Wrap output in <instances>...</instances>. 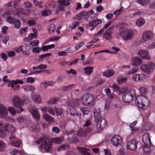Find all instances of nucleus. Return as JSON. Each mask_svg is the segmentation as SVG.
I'll list each match as a JSON object with an SVG mask.
<instances>
[{
    "label": "nucleus",
    "mask_w": 155,
    "mask_h": 155,
    "mask_svg": "<svg viewBox=\"0 0 155 155\" xmlns=\"http://www.w3.org/2000/svg\"><path fill=\"white\" fill-rule=\"evenodd\" d=\"M135 104L138 107L145 109L150 104V101L145 96H138L135 97Z\"/></svg>",
    "instance_id": "obj_1"
},
{
    "label": "nucleus",
    "mask_w": 155,
    "mask_h": 155,
    "mask_svg": "<svg viewBox=\"0 0 155 155\" xmlns=\"http://www.w3.org/2000/svg\"><path fill=\"white\" fill-rule=\"evenodd\" d=\"M14 8L15 10V11L8 10L5 12V14L9 15H19L20 14L22 13L25 15H28L30 13V11L27 9H23L19 5H18V3L15 1L14 2Z\"/></svg>",
    "instance_id": "obj_2"
},
{
    "label": "nucleus",
    "mask_w": 155,
    "mask_h": 155,
    "mask_svg": "<svg viewBox=\"0 0 155 155\" xmlns=\"http://www.w3.org/2000/svg\"><path fill=\"white\" fill-rule=\"evenodd\" d=\"M120 35L125 40H128L133 38L134 33L132 29H125L120 28L119 30Z\"/></svg>",
    "instance_id": "obj_3"
},
{
    "label": "nucleus",
    "mask_w": 155,
    "mask_h": 155,
    "mask_svg": "<svg viewBox=\"0 0 155 155\" xmlns=\"http://www.w3.org/2000/svg\"><path fill=\"white\" fill-rule=\"evenodd\" d=\"M95 101L94 96L90 94H87L82 97V104L85 106H93Z\"/></svg>",
    "instance_id": "obj_4"
},
{
    "label": "nucleus",
    "mask_w": 155,
    "mask_h": 155,
    "mask_svg": "<svg viewBox=\"0 0 155 155\" xmlns=\"http://www.w3.org/2000/svg\"><path fill=\"white\" fill-rule=\"evenodd\" d=\"M136 96L135 91L131 89L122 96V100L126 103H130L134 101Z\"/></svg>",
    "instance_id": "obj_5"
},
{
    "label": "nucleus",
    "mask_w": 155,
    "mask_h": 155,
    "mask_svg": "<svg viewBox=\"0 0 155 155\" xmlns=\"http://www.w3.org/2000/svg\"><path fill=\"white\" fill-rule=\"evenodd\" d=\"M13 104L15 107L18 108L17 112L20 113L24 111L21 106L24 105V101L17 96H15L13 100Z\"/></svg>",
    "instance_id": "obj_6"
},
{
    "label": "nucleus",
    "mask_w": 155,
    "mask_h": 155,
    "mask_svg": "<svg viewBox=\"0 0 155 155\" xmlns=\"http://www.w3.org/2000/svg\"><path fill=\"white\" fill-rule=\"evenodd\" d=\"M37 143L38 144L42 143L40 147L47 152L49 151L51 147V144L50 143H48L45 140H44L43 138L41 137L37 141Z\"/></svg>",
    "instance_id": "obj_7"
},
{
    "label": "nucleus",
    "mask_w": 155,
    "mask_h": 155,
    "mask_svg": "<svg viewBox=\"0 0 155 155\" xmlns=\"http://www.w3.org/2000/svg\"><path fill=\"white\" fill-rule=\"evenodd\" d=\"M155 64L152 63H149L147 64L142 65L141 68L143 72L149 74L152 72L154 69Z\"/></svg>",
    "instance_id": "obj_8"
},
{
    "label": "nucleus",
    "mask_w": 155,
    "mask_h": 155,
    "mask_svg": "<svg viewBox=\"0 0 155 155\" xmlns=\"http://www.w3.org/2000/svg\"><path fill=\"white\" fill-rule=\"evenodd\" d=\"M146 135H144L142 138V140L144 144V146L143 147V150L144 152L147 153L150 152L151 150V148L148 145L149 143H151L150 138L148 135L145 137Z\"/></svg>",
    "instance_id": "obj_9"
},
{
    "label": "nucleus",
    "mask_w": 155,
    "mask_h": 155,
    "mask_svg": "<svg viewBox=\"0 0 155 155\" xmlns=\"http://www.w3.org/2000/svg\"><path fill=\"white\" fill-rule=\"evenodd\" d=\"M94 121L97 123L96 127L99 131L102 130L101 123L102 121L101 114L99 112L96 111L94 113Z\"/></svg>",
    "instance_id": "obj_10"
},
{
    "label": "nucleus",
    "mask_w": 155,
    "mask_h": 155,
    "mask_svg": "<svg viewBox=\"0 0 155 155\" xmlns=\"http://www.w3.org/2000/svg\"><path fill=\"white\" fill-rule=\"evenodd\" d=\"M70 0H58V2L60 4L58 7L56 12L58 14L59 11L63 12L64 11V6H67L70 4Z\"/></svg>",
    "instance_id": "obj_11"
},
{
    "label": "nucleus",
    "mask_w": 155,
    "mask_h": 155,
    "mask_svg": "<svg viewBox=\"0 0 155 155\" xmlns=\"http://www.w3.org/2000/svg\"><path fill=\"white\" fill-rule=\"evenodd\" d=\"M111 142L114 146L117 147L121 144L123 142V139L119 135H116L112 137L111 140Z\"/></svg>",
    "instance_id": "obj_12"
},
{
    "label": "nucleus",
    "mask_w": 155,
    "mask_h": 155,
    "mask_svg": "<svg viewBox=\"0 0 155 155\" xmlns=\"http://www.w3.org/2000/svg\"><path fill=\"white\" fill-rule=\"evenodd\" d=\"M146 77V75L143 73L140 74H136L133 75L132 79L135 81H143Z\"/></svg>",
    "instance_id": "obj_13"
},
{
    "label": "nucleus",
    "mask_w": 155,
    "mask_h": 155,
    "mask_svg": "<svg viewBox=\"0 0 155 155\" xmlns=\"http://www.w3.org/2000/svg\"><path fill=\"white\" fill-rule=\"evenodd\" d=\"M153 38V35L151 31H147L142 35V39L145 41H149Z\"/></svg>",
    "instance_id": "obj_14"
},
{
    "label": "nucleus",
    "mask_w": 155,
    "mask_h": 155,
    "mask_svg": "<svg viewBox=\"0 0 155 155\" xmlns=\"http://www.w3.org/2000/svg\"><path fill=\"white\" fill-rule=\"evenodd\" d=\"M137 142L135 140H132L127 143V148L128 149L133 150L137 148Z\"/></svg>",
    "instance_id": "obj_15"
},
{
    "label": "nucleus",
    "mask_w": 155,
    "mask_h": 155,
    "mask_svg": "<svg viewBox=\"0 0 155 155\" xmlns=\"http://www.w3.org/2000/svg\"><path fill=\"white\" fill-rule=\"evenodd\" d=\"M8 110L6 107L2 105H0V117L5 118L8 115Z\"/></svg>",
    "instance_id": "obj_16"
},
{
    "label": "nucleus",
    "mask_w": 155,
    "mask_h": 155,
    "mask_svg": "<svg viewBox=\"0 0 155 155\" xmlns=\"http://www.w3.org/2000/svg\"><path fill=\"white\" fill-rule=\"evenodd\" d=\"M32 99L34 101L38 104H40L41 102V99L40 95L38 93H35L32 96Z\"/></svg>",
    "instance_id": "obj_17"
},
{
    "label": "nucleus",
    "mask_w": 155,
    "mask_h": 155,
    "mask_svg": "<svg viewBox=\"0 0 155 155\" xmlns=\"http://www.w3.org/2000/svg\"><path fill=\"white\" fill-rule=\"evenodd\" d=\"M89 14L88 12H81L75 16V18L78 20H81L84 17L87 16Z\"/></svg>",
    "instance_id": "obj_18"
},
{
    "label": "nucleus",
    "mask_w": 155,
    "mask_h": 155,
    "mask_svg": "<svg viewBox=\"0 0 155 155\" xmlns=\"http://www.w3.org/2000/svg\"><path fill=\"white\" fill-rule=\"evenodd\" d=\"M140 56L144 59L148 60H150V57L149 56L148 52L147 51L143 50L140 51L139 53Z\"/></svg>",
    "instance_id": "obj_19"
},
{
    "label": "nucleus",
    "mask_w": 155,
    "mask_h": 155,
    "mask_svg": "<svg viewBox=\"0 0 155 155\" xmlns=\"http://www.w3.org/2000/svg\"><path fill=\"white\" fill-rule=\"evenodd\" d=\"M91 131V129L90 128H87V129L84 131V130L80 129L77 132V135L79 137H83L87 135V133H89Z\"/></svg>",
    "instance_id": "obj_20"
},
{
    "label": "nucleus",
    "mask_w": 155,
    "mask_h": 155,
    "mask_svg": "<svg viewBox=\"0 0 155 155\" xmlns=\"http://www.w3.org/2000/svg\"><path fill=\"white\" fill-rule=\"evenodd\" d=\"M141 62V59L138 58H133L132 60V64L135 66H137L140 65Z\"/></svg>",
    "instance_id": "obj_21"
},
{
    "label": "nucleus",
    "mask_w": 155,
    "mask_h": 155,
    "mask_svg": "<svg viewBox=\"0 0 155 155\" xmlns=\"http://www.w3.org/2000/svg\"><path fill=\"white\" fill-rule=\"evenodd\" d=\"M31 113L33 118L36 120H38L40 119V116L38 111L36 110L32 109L31 111Z\"/></svg>",
    "instance_id": "obj_22"
},
{
    "label": "nucleus",
    "mask_w": 155,
    "mask_h": 155,
    "mask_svg": "<svg viewBox=\"0 0 155 155\" xmlns=\"http://www.w3.org/2000/svg\"><path fill=\"white\" fill-rule=\"evenodd\" d=\"M77 148L81 151L82 155H91V153L88 152V150L89 149L86 148L79 147H77Z\"/></svg>",
    "instance_id": "obj_23"
},
{
    "label": "nucleus",
    "mask_w": 155,
    "mask_h": 155,
    "mask_svg": "<svg viewBox=\"0 0 155 155\" xmlns=\"http://www.w3.org/2000/svg\"><path fill=\"white\" fill-rule=\"evenodd\" d=\"M78 100L77 99H74L71 102L68 103V105L74 108L78 106Z\"/></svg>",
    "instance_id": "obj_24"
},
{
    "label": "nucleus",
    "mask_w": 155,
    "mask_h": 155,
    "mask_svg": "<svg viewBox=\"0 0 155 155\" xmlns=\"http://www.w3.org/2000/svg\"><path fill=\"white\" fill-rule=\"evenodd\" d=\"M42 117L47 121L49 123L54 122V118L47 114H44L42 115Z\"/></svg>",
    "instance_id": "obj_25"
},
{
    "label": "nucleus",
    "mask_w": 155,
    "mask_h": 155,
    "mask_svg": "<svg viewBox=\"0 0 155 155\" xmlns=\"http://www.w3.org/2000/svg\"><path fill=\"white\" fill-rule=\"evenodd\" d=\"M101 23L102 21L101 20L97 19L95 20L89 22V24L90 26L96 27L98 24H101Z\"/></svg>",
    "instance_id": "obj_26"
},
{
    "label": "nucleus",
    "mask_w": 155,
    "mask_h": 155,
    "mask_svg": "<svg viewBox=\"0 0 155 155\" xmlns=\"http://www.w3.org/2000/svg\"><path fill=\"white\" fill-rule=\"evenodd\" d=\"M70 147L68 144H65L61 145L58 149V152L61 151L63 150H67L70 148Z\"/></svg>",
    "instance_id": "obj_27"
},
{
    "label": "nucleus",
    "mask_w": 155,
    "mask_h": 155,
    "mask_svg": "<svg viewBox=\"0 0 155 155\" xmlns=\"http://www.w3.org/2000/svg\"><path fill=\"white\" fill-rule=\"evenodd\" d=\"M114 71L113 70H108L103 73V75L104 76L108 78H110L114 74Z\"/></svg>",
    "instance_id": "obj_28"
},
{
    "label": "nucleus",
    "mask_w": 155,
    "mask_h": 155,
    "mask_svg": "<svg viewBox=\"0 0 155 155\" xmlns=\"http://www.w3.org/2000/svg\"><path fill=\"white\" fill-rule=\"evenodd\" d=\"M64 138L63 137H56L55 138H52V142L57 144H60L63 141Z\"/></svg>",
    "instance_id": "obj_29"
},
{
    "label": "nucleus",
    "mask_w": 155,
    "mask_h": 155,
    "mask_svg": "<svg viewBox=\"0 0 155 155\" xmlns=\"http://www.w3.org/2000/svg\"><path fill=\"white\" fill-rule=\"evenodd\" d=\"M55 26L53 24H50L48 27V33L51 34L55 30Z\"/></svg>",
    "instance_id": "obj_30"
},
{
    "label": "nucleus",
    "mask_w": 155,
    "mask_h": 155,
    "mask_svg": "<svg viewBox=\"0 0 155 155\" xmlns=\"http://www.w3.org/2000/svg\"><path fill=\"white\" fill-rule=\"evenodd\" d=\"M137 123V121H135L130 124V127L131 129V131L133 133L135 132L138 130V129L137 127H135Z\"/></svg>",
    "instance_id": "obj_31"
},
{
    "label": "nucleus",
    "mask_w": 155,
    "mask_h": 155,
    "mask_svg": "<svg viewBox=\"0 0 155 155\" xmlns=\"http://www.w3.org/2000/svg\"><path fill=\"white\" fill-rule=\"evenodd\" d=\"M55 84V82L54 81H44L41 83V84L43 85V86L45 87L48 86H52Z\"/></svg>",
    "instance_id": "obj_32"
},
{
    "label": "nucleus",
    "mask_w": 155,
    "mask_h": 155,
    "mask_svg": "<svg viewBox=\"0 0 155 155\" xmlns=\"http://www.w3.org/2000/svg\"><path fill=\"white\" fill-rule=\"evenodd\" d=\"M145 23V20L142 18H140L137 19L136 21V25L139 27L143 26Z\"/></svg>",
    "instance_id": "obj_33"
},
{
    "label": "nucleus",
    "mask_w": 155,
    "mask_h": 155,
    "mask_svg": "<svg viewBox=\"0 0 155 155\" xmlns=\"http://www.w3.org/2000/svg\"><path fill=\"white\" fill-rule=\"evenodd\" d=\"M83 69L85 73L88 75H90L93 72V67H91L90 66L86 67Z\"/></svg>",
    "instance_id": "obj_34"
},
{
    "label": "nucleus",
    "mask_w": 155,
    "mask_h": 155,
    "mask_svg": "<svg viewBox=\"0 0 155 155\" xmlns=\"http://www.w3.org/2000/svg\"><path fill=\"white\" fill-rule=\"evenodd\" d=\"M127 80V79L126 77H119L117 78L118 84H120L126 82Z\"/></svg>",
    "instance_id": "obj_35"
},
{
    "label": "nucleus",
    "mask_w": 155,
    "mask_h": 155,
    "mask_svg": "<svg viewBox=\"0 0 155 155\" xmlns=\"http://www.w3.org/2000/svg\"><path fill=\"white\" fill-rule=\"evenodd\" d=\"M54 44H51L49 45L43 46L41 47V49L44 51H45L49 49H50L55 47Z\"/></svg>",
    "instance_id": "obj_36"
},
{
    "label": "nucleus",
    "mask_w": 155,
    "mask_h": 155,
    "mask_svg": "<svg viewBox=\"0 0 155 155\" xmlns=\"http://www.w3.org/2000/svg\"><path fill=\"white\" fill-rule=\"evenodd\" d=\"M59 100V99L58 97H54L50 99L49 101L47 102V103L48 104H55Z\"/></svg>",
    "instance_id": "obj_37"
},
{
    "label": "nucleus",
    "mask_w": 155,
    "mask_h": 155,
    "mask_svg": "<svg viewBox=\"0 0 155 155\" xmlns=\"http://www.w3.org/2000/svg\"><path fill=\"white\" fill-rule=\"evenodd\" d=\"M14 27L16 29H19L21 26V23L19 20L16 19L14 23Z\"/></svg>",
    "instance_id": "obj_38"
},
{
    "label": "nucleus",
    "mask_w": 155,
    "mask_h": 155,
    "mask_svg": "<svg viewBox=\"0 0 155 155\" xmlns=\"http://www.w3.org/2000/svg\"><path fill=\"white\" fill-rule=\"evenodd\" d=\"M111 34L106 32L103 34V37L106 40H110L112 38Z\"/></svg>",
    "instance_id": "obj_39"
},
{
    "label": "nucleus",
    "mask_w": 155,
    "mask_h": 155,
    "mask_svg": "<svg viewBox=\"0 0 155 155\" xmlns=\"http://www.w3.org/2000/svg\"><path fill=\"white\" fill-rule=\"evenodd\" d=\"M15 20L16 19L14 17L9 16L7 18V22L10 24H13Z\"/></svg>",
    "instance_id": "obj_40"
},
{
    "label": "nucleus",
    "mask_w": 155,
    "mask_h": 155,
    "mask_svg": "<svg viewBox=\"0 0 155 155\" xmlns=\"http://www.w3.org/2000/svg\"><path fill=\"white\" fill-rule=\"evenodd\" d=\"M140 93L142 94H146L147 93V89L146 87H141L139 88Z\"/></svg>",
    "instance_id": "obj_41"
},
{
    "label": "nucleus",
    "mask_w": 155,
    "mask_h": 155,
    "mask_svg": "<svg viewBox=\"0 0 155 155\" xmlns=\"http://www.w3.org/2000/svg\"><path fill=\"white\" fill-rule=\"evenodd\" d=\"M11 83L12 85L11 86V87H13L14 86L13 84H16L18 83H20L21 84H22L23 83V81L21 80H17L16 81L13 80L12 81Z\"/></svg>",
    "instance_id": "obj_42"
},
{
    "label": "nucleus",
    "mask_w": 155,
    "mask_h": 155,
    "mask_svg": "<svg viewBox=\"0 0 155 155\" xmlns=\"http://www.w3.org/2000/svg\"><path fill=\"white\" fill-rule=\"evenodd\" d=\"M111 87L114 92H117L120 90L119 86L115 84H113L111 86Z\"/></svg>",
    "instance_id": "obj_43"
},
{
    "label": "nucleus",
    "mask_w": 155,
    "mask_h": 155,
    "mask_svg": "<svg viewBox=\"0 0 155 155\" xmlns=\"http://www.w3.org/2000/svg\"><path fill=\"white\" fill-rule=\"evenodd\" d=\"M5 149V143L2 141L0 140V151H4Z\"/></svg>",
    "instance_id": "obj_44"
},
{
    "label": "nucleus",
    "mask_w": 155,
    "mask_h": 155,
    "mask_svg": "<svg viewBox=\"0 0 155 155\" xmlns=\"http://www.w3.org/2000/svg\"><path fill=\"white\" fill-rule=\"evenodd\" d=\"M54 110L57 114L59 116H61L63 113L62 110L61 108L59 109L56 107H55Z\"/></svg>",
    "instance_id": "obj_45"
},
{
    "label": "nucleus",
    "mask_w": 155,
    "mask_h": 155,
    "mask_svg": "<svg viewBox=\"0 0 155 155\" xmlns=\"http://www.w3.org/2000/svg\"><path fill=\"white\" fill-rule=\"evenodd\" d=\"M21 144V141L19 140H15L12 142V144L17 147H19Z\"/></svg>",
    "instance_id": "obj_46"
},
{
    "label": "nucleus",
    "mask_w": 155,
    "mask_h": 155,
    "mask_svg": "<svg viewBox=\"0 0 155 155\" xmlns=\"http://www.w3.org/2000/svg\"><path fill=\"white\" fill-rule=\"evenodd\" d=\"M74 84H71L67 86H63L62 87V89L64 91H67L71 89L73 87Z\"/></svg>",
    "instance_id": "obj_47"
},
{
    "label": "nucleus",
    "mask_w": 155,
    "mask_h": 155,
    "mask_svg": "<svg viewBox=\"0 0 155 155\" xmlns=\"http://www.w3.org/2000/svg\"><path fill=\"white\" fill-rule=\"evenodd\" d=\"M138 2L141 5H145L149 3V0H139Z\"/></svg>",
    "instance_id": "obj_48"
},
{
    "label": "nucleus",
    "mask_w": 155,
    "mask_h": 155,
    "mask_svg": "<svg viewBox=\"0 0 155 155\" xmlns=\"http://www.w3.org/2000/svg\"><path fill=\"white\" fill-rule=\"evenodd\" d=\"M51 11L49 9H47L44 10L42 13V15L44 16H48L49 15L51 14Z\"/></svg>",
    "instance_id": "obj_49"
},
{
    "label": "nucleus",
    "mask_w": 155,
    "mask_h": 155,
    "mask_svg": "<svg viewBox=\"0 0 155 155\" xmlns=\"http://www.w3.org/2000/svg\"><path fill=\"white\" fill-rule=\"evenodd\" d=\"M33 1L34 4L37 6H38L40 8H42L43 7L42 4V2L41 1L38 2L36 0H33Z\"/></svg>",
    "instance_id": "obj_50"
},
{
    "label": "nucleus",
    "mask_w": 155,
    "mask_h": 155,
    "mask_svg": "<svg viewBox=\"0 0 155 155\" xmlns=\"http://www.w3.org/2000/svg\"><path fill=\"white\" fill-rule=\"evenodd\" d=\"M23 46L21 45L17 47H15L14 50L17 53H19L23 51Z\"/></svg>",
    "instance_id": "obj_51"
},
{
    "label": "nucleus",
    "mask_w": 155,
    "mask_h": 155,
    "mask_svg": "<svg viewBox=\"0 0 155 155\" xmlns=\"http://www.w3.org/2000/svg\"><path fill=\"white\" fill-rule=\"evenodd\" d=\"M138 70L137 68H135L129 71L127 73V74L130 75L131 74H133L137 72Z\"/></svg>",
    "instance_id": "obj_52"
},
{
    "label": "nucleus",
    "mask_w": 155,
    "mask_h": 155,
    "mask_svg": "<svg viewBox=\"0 0 155 155\" xmlns=\"http://www.w3.org/2000/svg\"><path fill=\"white\" fill-rule=\"evenodd\" d=\"M80 109L84 115H87L88 114L89 112V111L88 110L87 108L82 107Z\"/></svg>",
    "instance_id": "obj_53"
},
{
    "label": "nucleus",
    "mask_w": 155,
    "mask_h": 155,
    "mask_svg": "<svg viewBox=\"0 0 155 155\" xmlns=\"http://www.w3.org/2000/svg\"><path fill=\"white\" fill-rule=\"evenodd\" d=\"M41 49L40 48L36 47L33 48L32 52L35 53H38L41 51Z\"/></svg>",
    "instance_id": "obj_54"
},
{
    "label": "nucleus",
    "mask_w": 155,
    "mask_h": 155,
    "mask_svg": "<svg viewBox=\"0 0 155 155\" xmlns=\"http://www.w3.org/2000/svg\"><path fill=\"white\" fill-rule=\"evenodd\" d=\"M2 124L0 123V136L1 137H4L5 135V134L4 131L2 129Z\"/></svg>",
    "instance_id": "obj_55"
},
{
    "label": "nucleus",
    "mask_w": 155,
    "mask_h": 155,
    "mask_svg": "<svg viewBox=\"0 0 155 155\" xmlns=\"http://www.w3.org/2000/svg\"><path fill=\"white\" fill-rule=\"evenodd\" d=\"M7 77L8 76L6 75L4 76L2 78V81L5 82H9V83L8 84V86L9 87L11 86L10 84H12V83L11 82H10V81L9 80L6 79L7 78Z\"/></svg>",
    "instance_id": "obj_56"
},
{
    "label": "nucleus",
    "mask_w": 155,
    "mask_h": 155,
    "mask_svg": "<svg viewBox=\"0 0 155 155\" xmlns=\"http://www.w3.org/2000/svg\"><path fill=\"white\" fill-rule=\"evenodd\" d=\"M114 28V26H112L107 29L105 32H108L112 35L113 33Z\"/></svg>",
    "instance_id": "obj_57"
},
{
    "label": "nucleus",
    "mask_w": 155,
    "mask_h": 155,
    "mask_svg": "<svg viewBox=\"0 0 155 155\" xmlns=\"http://www.w3.org/2000/svg\"><path fill=\"white\" fill-rule=\"evenodd\" d=\"M8 110L9 113L12 114H16V111L14 108L13 107H9L8 108Z\"/></svg>",
    "instance_id": "obj_58"
},
{
    "label": "nucleus",
    "mask_w": 155,
    "mask_h": 155,
    "mask_svg": "<svg viewBox=\"0 0 155 155\" xmlns=\"http://www.w3.org/2000/svg\"><path fill=\"white\" fill-rule=\"evenodd\" d=\"M84 44V42H81L78 43L77 45H76L75 47V49L76 50H78L79 48L83 46Z\"/></svg>",
    "instance_id": "obj_59"
},
{
    "label": "nucleus",
    "mask_w": 155,
    "mask_h": 155,
    "mask_svg": "<svg viewBox=\"0 0 155 155\" xmlns=\"http://www.w3.org/2000/svg\"><path fill=\"white\" fill-rule=\"evenodd\" d=\"M39 41L38 40H35L31 42V45L33 46H37L39 44Z\"/></svg>",
    "instance_id": "obj_60"
},
{
    "label": "nucleus",
    "mask_w": 155,
    "mask_h": 155,
    "mask_svg": "<svg viewBox=\"0 0 155 155\" xmlns=\"http://www.w3.org/2000/svg\"><path fill=\"white\" fill-rule=\"evenodd\" d=\"M28 28L26 27L25 28H21L20 30V34L21 35H22L23 33L27 31Z\"/></svg>",
    "instance_id": "obj_61"
},
{
    "label": "nucleus",
    "mask_w": 155,
    "mask_h": 155,
    "mask_svg": "<svg viewBox=\"0 0 155 155\" xmlns=\"http://www.w3.org/2000/svg\"><path fill=\"white\" fill-rule=\"evenodd\" d=\"M79 24V23L78 22H74L73 23L72 25L69 26V27L73 29L75 28L76 27L78 26Z\"/></svg>",
    "instance_id": "obj_62"
},
{
    "label": "nucleus",
    "mask_w": 155,
    "mask_h": 155,
    "mask_svg": "<svg viewBox=\"0 0 155 155\" xmlns=\"http://www.w3.org/2000/svg\"><path fill=\"white\" fill-rule=\"evenodd\" d=\"M35 81V79L32 77H29L27 78L26 82L28 83H32Z\"/></svg>",
    "instance_id": "obj_63"
},
{
    "label": "nucleus",
    "mask_w": 155,
    "mask_h": 155,
    "mask_svg": "<svg viewBox=\"0 0 155 155\" xmlns=\"http://www.w3.org/2000/svg\"><path fill=\"white\" fill-rule=\"evenodd\" d=\"M48 112L52 115H54L55 111L51 107H49L48 109Z\"/></svg>",
    "instance_id": "obj_64"
}]
</instances>
